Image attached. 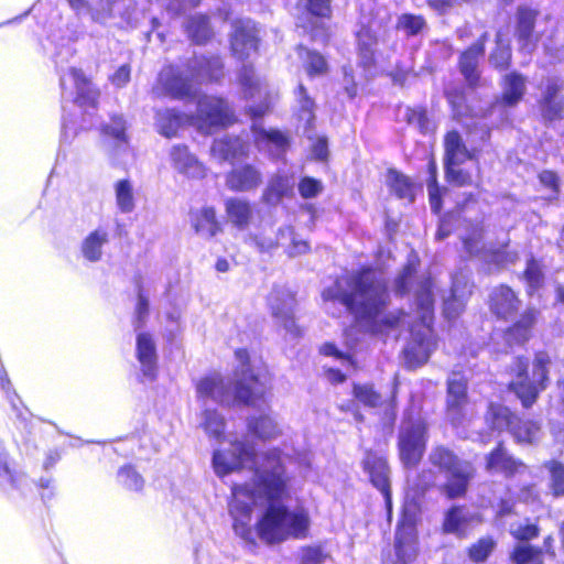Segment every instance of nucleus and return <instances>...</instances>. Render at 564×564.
Returning a JSON list of instances; mask_svg holds the SVG:
<instances>
[{
	"label": "nucleus",
	"instance_id": "obj_58",
	"mask_svg": "<svg viewBox=\"0 0 564 564\" xmlns=\"http://www.w3.org/2000/svg\"><path fill=\"white\" fill-rule=\"evenodd\" d=\"M495 547V541L482 538L469 549V557L474 562H484Z\"/></svg>",
	"mask_w": 564,
	"mask_h": 564
},
{
	"label": "nucleus",
	"instance_id": "obj_33",
	"mask_svg": "<svg viewBox=\"0 0 564 564\" xmlns=\"http://www.w3.org/2000/svg\"><path fill=\"white\" fill-rule=\"evenodd\" d=\"M116 206L122 214H130L137 205V194L133 183L122 178L113 184Z\"/></svg>",
	"mask_w": 564,
	"mask_h": 564
},
{
	"label": "nucleus",
	"instance_id": "obj_29",
	"mask_svg": "<svg viewBox=\"0 0 564 564\" xmlns=\"http://www.w3.org/2000/svg\"><path fill=\"white\" fill-rule=\"evenodd\" d=\"M70 8L77 14L90 13V17L96 22H105L113 17V7L118 0H99L97 7L90 8L87 0H67Z\"/></svg>",
	"mask_w": 564,
	"mask_h": 564
},
{
	"label": "nucleus",
	"instance_id": "obj_16",
	"mask_svg": "<svg viewBox=\"0 0 564 564\" xmlns=\"http://www.w3.org/2000/svg\"><path fill=\"white\" fill-rule=\"evenodd\" d=\"M365 470L369 474L372 485L378 488L386 501L388 512H391V492L389 482V468L383 456L368 453L364 462Z\"/></svg>",
	"mask_w": 564,
	"mask_h": 564
},
{
	"label": "nucleus",
	"instance_id": "obj_32",
	"mask_svg": "<svg viewBox=\"0 0 564 564\" xmlns=\"http://www.w3.org/2000/svg\"><path fill=\"white\" fill-rule=\"evenodd\" d=\"M563 86V82L557 77H550L546 80L545 90L542 97V110L550 120L560 116L562 102L556 99V94Z\"/></svg>",
	"mask_w": 564,
	"mask_h": 564
},
{
	"label": "nucleus",
	"instance_id": "obj_5",
	"mask_svg": "<svg viewBox=\"0 0 564 564\" xmlns=\"http://www.w3.org/2000/svg\"><path fill=\"white\" fill-rule=\"evenodd\" d=\"M434 289H437L436 282L429 279L420 282L415 291L416 314L419 315L420 322L411 325V337L403 350L405 361L410 367H417L425 364L436 347V340L431 328Z\"/></svg>",
	"mask_w": 564,
	"mask_h": 564
},
{
	"label": "nucleus",
	"instance_id": "obj_10",
	"mask_svg": "<svg viewBox=\"0 0 564 564\" xmlns=\"http://www.w3.org/2000/svg\"><path fill=\"white\" fill-rule=\"evenodd\" d=\"M486 421L491 430L502 431L510 429L512 435L519 443L531 444L539 438L540 426L529 420H517L511 416L510 411L501 404H490Z\"/></svg>",
	"mask_w": 564,
	"mask_h": 564
},
{
	"label": "nucleus",
	"instance_id": "obj_26",
	"mask_svg": "<svg viewBox=\"0 0 564 564\" xmlns=\"http://www.w3.org/2000/svg\"><path fill=\"white\" fill-rule=\"evenodd\" d=\"M260 183L261 174L251 165L237 167L227 176V186L232 191H250L257 187Z\"/></svg>",
	"mask_w": 564,
	"mask_h": 564
},
{
	"label": "nucleus",
	"instance_id": "obj_23",
	"mask_svg": "<svg viewBox=\"0 0 564 564\" xmlns=\"http://www.w3.org/2000/svg\"><path fill=\"white\" fill-rule=\"evenodd\" d=\"M248 152V144L238 137H224L216 139L212 145V156L219 161L238 160Z\"/></svg>",
	"mask_w": 564,
	"mask_h": 564
},
{
	"label": "nucleus",
	"instance_id": "obj_22",
	"mask_svg": "<svg viewBox=\"0 0 564 564\" xmlns=\"http://www.w3.org/2000/svg\"><path fill=\"white\" fill-rule=\"evenodd\" d=\"M173 167L189 177H203L205 167L184 145H174L170 152Z\"/></svg>",
	"mask_w": 564,
	"mask_h": 564
},
{
	"label": "nucleus",
	"instance_id": "obj_62",
	"mask_svg": "<svg viewBox=\"0 0 564 564\" xmlns=\"http://www.w3.org/2000/svg\"><path fill=\"white\" fill-rule=\"evenodd\" d=\"M322 188V183L312 177H304L299 184V192L304 198L315 197Z\"/></svg>",
	"mask_w": 564,
	"mask_h": 564
},
{
	"label": "nucleus",
	"instance_id": "obj_55",
	"mask_svg": "<svg viewBox=\"0 0 564 564\" xmlns=\"http://www.w3.org/2000/svg\"><path fill=\"white\" fill-rule=\"evenodd\" d=\"M416 263L417 259L415 256H413L409 259L408 264L395 279L394 289L398 294H404L408 292V286L412 282L413 274L416 270Z\"/></svg>",
	"mask_w": 564,
	"mask_h": 564
},
{
	"label": "nucleus",
	"instance_id": "obj_30",
	"mask_svg": "<svg viewBox=\"0 0 564 564\" xmlns=\"http://www.w3.org/2000/svg\"><path fill=\"white\" fill-rule=\"evenodd\" d=\"M444 147L445 167H448L449 165H460L471 158L460 135L455 131H451L446 134Z\"/></svg>",
	"mask_w": 564,
	"mask_h": 564
},
{
	"label": "nucleus",
	"instance_id": "obj_9",
	"mask_svg": "<svg viewBox=\"0 0 564 564\" xmlns=\"http://www.w3.org/2000/svg\"><path fill=\"white\" fill-rule=\"evenodd\" d=\"M426 440L425 421L420 415L406 414L399 433L400 458L405 466H415L421 460Z\"/></svg>",
	"mask_w": 564,
	"mask_h": 564
},
{
	"label": "nucleus",
	"instance_id": "obj_45",
	"mask_svg": "<svg viewBox=\"0 0 564 564\" xmlns=\"http://www.w3.org/2000/svg\"><path fill=\"white\" fill-rule=\"evenodd\" d=\"M387 182L398 197L408 198L409 200L413 199L414 185L406 176L391 170L388 173Z\"/></svg>",
	"mask_w": 564,
	"mask_h": 564
},
{
	"label": "nucleus",
	"instance_id": "obj_57",
	"mask_svg": "<svg viewBox=\"0 0 564 564\" xmlns=\"http://www.w3.org/2000/svg\"><path fill=\"white\" fill-rule=\"evenodd\" d=\"M119 481L130 490H140L143 487L142 477L131 467L127 466L118 473Z\"/></svg>",
	"mask_w": 564,
	"mask_h": 564
},
{
	"label": "nucleus",
	"instance_id": "obj_35",
	"mask_svg": "<svg viewBox=\"0 0 564 564\" xmlns=\"http://www.w3.org/2000/svg\"><path fill=\"white\" fill-rule=\"evenodd\" d=\"M226 422L224 416L215 409L202 408L199 427L209 438L220 441L224 436Z\"/></svg>",
	"mask_w": 564,
	"mask_h": 564
},
{
	"label": "nucleus",
	"instance_id": "obj_24",
	"mask_svg": "<svg viewBox=\"0 0 564 564\" xmlns=\"http://www.w3.org/2000/svg\"><path fill=\"white\" fill-rule=\"evenodd\" d=\"M519 307L514 292L506 286L496 288L490 294V308L499 317L507 318Z\"/></svg>",
	"mask_w": 564,
	"mask_h": 564
},
{
	"label": "nucleus",
	"instance_id": "obj_47",
	"mask_svg": "<svg viewBox=\"0 0 564 564\" xmlns=\"http://www.w3.org/2000/svg\"><path fill=\"white\" fill-rule=\"evenodd\" d=\"M524 93V79L517 74L507 75L505 78L503 101L508 105L518 102Z\"/></svg>",
	"mask_w": 564,
	"mask_h": 564
},
{
	"label": "nucleus",
	"instance_id": "obj_13",
	"mask_svg": "<svg viewBox=\"0 0 564 564\" xmlns=\"http://www.w3.org/2000/svg\"><path fill=\"white\" fill-rule=\"evenodd\" d=\"M482 228L476 225L463 236V242L466 251L470 256H479L484 261L498 267L511 263L516 260V254L507 252L503 245L499 249L487 247L481 243Z\"/></svg>",
	"mask_w": 564,
	"mask_h": 564
},
{
	"label": "nucleus",
	"instance_id": "obj_7",
	"mask_svg": "<svg viewBox=\"0 0 564 564\" xmlns=\"http://www.w3.org/2000/svg\"><path fill=\"white\" fill-rule=\"evenodd\" d=\"M430 462L445 474L444 491L447 497L457 498L466 492L474 475V468L468 462L458 459L449 449L442 446L431 452Z\"/></svg>",
	"mask_w": 564,
	"mask_h": 564
},
{
	"label": "nucleus",
	"instance_id": "obj_21",
	"mask_svg": "<svg viewBox=\"0 0 564 564\" xmlns=\"http://www.w3.org/2000/svg\"><path fill=\"white\" fill-rule=\"evenodd\" d=\"M254 142L260 151H268L274 156L282 154L288 145V138L278 130H265L254 123L252 126Z\"/></svg>",
	"mask_w": 564,
	"mask_h": 564
},
{
	"label": "nucleus",
	"instance_id": "obj_44",
	"mask_svg": "<svg viewBox=\"0 0 564 564\" xmlns=\"http://www.w3.org/2000/svg\"><path fill=\"white\" fill-rule=\"evenodd\" d=\"M249 430L261 440L274 438L280 434V429L270 415H262L249 423Z\"/></svg>",
	"mask_w": 564,
	"mask_h": 564
},
{
	"label": "nucleus",
	"instance_id": "obj_60",
	"mask_svg": "<svg viewBox=\"0 0 564 564\" xmlns=\"http://www.w3.org/2000/svg\"><path fill=\"white\" fill-rule=\"evenodd\" d=\"M542 278L543 275L540 264L535 260H530L524 272V279L530 291H533L540 286Z\"/></svg>",
	"mask_w": 564,
	"mask_h": 564
},
{
	"label": "nucleus",
	"instance_id": "obj_34",
	"mask_svg": "<svg viewBox=\"0 0 564 564\" xmlns=\"http://www.w3.org/2000/svg\"><path fill=\"white\" fill-rule=\"evenodd\" d=\"M484 54V41H480L473 46H470L466 52H464L460 56L459 66L460 72L465 76V78L469 82V84H475L478 74L477 67L480 58Z\"/></svg>",
	"mask_w": 564,
	"mask_h": 564
},
{
	"label": "nucleus",
	"instance_id": "obj_17",
	"mask_svg": "<svg viewBox=\"0 0 564 564\" xmlns=\"http://www.w3.org/2000/svg\"><path fill=\"white\" fill-rule=\"evenodd\" d=\"M466 403V379L452 373L447 382V415L454 425L462 424L463 408Z\"/></svg>",
	"mask_w": 564,
	"mask_h": 564
},
{
	"label": "nucleus",
	"instance_id": "obj_48",
	"mask_svg": "<svg viewBox=\"0 0 564 564\" xmlns=\"http://www.w3.org/2000/svg\"><path fill=\"white\" fill-rule=\"evenodd\" d=\"M511 558L514 564H542L541 552L528 543H519Z\"/></svg>",
	"mask_w": 564,
	"mask_h": 564
},
{
	"label": "nucleus",
	"instance_id": "obj_31",
	"mask_svg": "<svg viewBox=\"0 0 564 564\" xmlns=\"http://www.w3.org/2000/svg\"><path fill=\"white\" fill-rule=\"evenodd\" d=\"M474 518L465 508L454 507L445 514L443 530L458 536L464 535Z\"/></svg>",
	"mask_w": 564,
	"mask_h": 564
},
{
	"label": "nucleus",
	"instance_id": "obj_2",
	"mask_svg": "<svg viewBox=\"0 0 564 564\" xmlns=\"http://www.w3.org/2000/svg\"><path fill=\"white\" fill-rule=\"evenodd\" d=\"M323 297L326 301L338 300L373 333H383L390 327L405 324L404 314H384L389 297L386 280L382 272L372 269H364L338 279L336 290H326Z\"/></svg>",
	"mask_w": 564,
	"mask_h": 564
},
{
	"label": "nucleus",
	"instance_id": "obj_36",
	"mask_svg": "<svg viewBox=\"0 0 564 564\" xmlns=\"http://www.w3.org/2000/svg\"><path fill=\"white\" fill-rule=\"evenodd\" d=\"M470 294V290L467 284L463 289L459 286L458 281H454L451 296L444 301V314L446 318H456L465 308L467 295Z\"/></svg>",
	"mask_w": 564,
	"mask_h": 564
},
{
	"label": "nucleus",
	"instance_id": "obj_3",
	"mask_svg": "<svg viewBox=\"0 0 564 564\" xmlns=\"http://www.w3.org/2000/svg\"><path fill=\"white\" fill-rule=\"evenodd\" d=\"M238 362L234 378L224 377L218 372L208 373L195 383V393L200 408L210 404H254L268 389V375L261 362L251 359L245 349L235 352Z\"/></svg>",
	"mask_w": 564,
	"mask_h": 564
},
{
	"label": "nucleus",
	"instance_id": "obj_54",
	"mask_svg": "<svg viewBox=\"0 0 564 564\" xmlns=\"http://www.w3.org/2000/svg\"><path fill=\"white\" fill-rule=\"evenodd\" d=\"M511 58V51L508 42H503L502 34H497V47L494 53L490 54V63L497 68H506L509 65Z\"/></svg>",
	"mask_w": 564,
	"mask_h": 564
},
{
	"label": "nucleus",
	"instance_id": "obj_61",
	"mask_svg": "<svg viewBox=\"0 0 564 564\" xmlns=\"http://www.w3.org/2000/svg\"><path fill=\"white\" fill-rule=\"evenodd\" d=\"M446 169V177L449 182L464 186V185H471L473 184V177L471 175L462 170L460 165H449Z\"/></svg>",
	"mask_w": 564,
	"mask_h": 564
},
{
	"label": "nucleus",
	"instance_id": "obj_53",
	"mask_svg": "<svg viewBox=\"0 0 564 564\" xmlns=\"http://www.w3.org/2000/svg\"><path fill=\"white\" fill-rule=\"evenodd\" d=\"M330 557L324 545H310L300 551L301 564H323Z\"/></svg>",
	"mask_w": 564,
	"mask_h": 564
},
{
	"label": "nucleus",
	"instance_id": "obj_37",
	"mask_svg": "<svg viewBox=\"0 0 564 564\" xmlns=\"http://www.w3.org/2000/svg\"><path fill=\"white\" fill-rule=\"evenodd\" d=\"M240 85L246 98H264L267 100V86L256 76L251 66H243L240 74Z\"/></svg>",
	"mask_w": 564,
	"mask_h": 564
},
{
	"label": "nucleus",
	"instance_id": "obj_1",
	"mask_svg": "<svg viewBox=\"0 0 564 564\" xmlns=\"http://www.w3.org/2000/svg\"><path fill=\"white\" fill-rule=\"evenodd\" d=\"M228 443V448L214 452L215 473L223 477L245 468L253 471L252 484L232 487L229 512L235 532L248 542L256 536L267 543L291 535L304 538L310 528L307 510L302 506L289 510L281 505L288 494L286 458L276 449L259 454L248 436H230Z\"/></svg>",
	"mask_w": 564,
	"mask_h": 564
},
{
	"label": "nucleus",
	"instance_id": "obj_41",
	"mask_svg": "<svg viewBox=\"0 0 564 564\" xmlns=\"http://www.w3.org/2000/svg\"><path fill=\"white\" fill-rule=\"evenodd\" d=\"M535 322L532 311L525 312L521 318L508 330L506 339L509 344H522L530 337L531 327Z\"/></svg>",
	"mask_w": 564,
	"mask_h": 564
},
{
	"label": "nucleus",
	"instance_id": "obj_38",
	"mask_svg": "<svg viewBox=\"0 0 564 564\" xmlns=\"http://www.w3.org/2000/svg\"><path fill=\"white\" fill-rule=\"evenodd\" d=\"M294 186L293 177L278 174L269 183L264 192V199L269 204H278L284 196L292 193Z\"/></svg>",
	"mask_w": 564,
	"mask_h": 564
},
{
	"label": "nucleus",
	"instance_id": "obj_6",
	"mask_svg": "<svg viewBox=\"0 0 564 564\" xmlns=\"http://www.w3.org/2000/svg\"><path fill=\"white\" fill-rule=\"evenodd\" d=\"M223 64L218 57L209 59H200L195 62V66L191 73L192 79L173 66L165 67L159 75V88L165 95L174 98H186L194 93V79L216 80L221 75Z\"/></svg>",
	"mask_w": 564,
	"mask_h": 564
},
{
	"label": "nucleus",
	"instance_id": "obj_25",
	"mask_svg": "<svg viewBox=\"0 0 564 564\" xmlns=\"http://www.w3.org/2000/svg\"><path fill=\"white\" fill-rule=\"evenodd\" d=\"M536 12L527 7L518 10L517 34L521 50L531 52L535 45V36L533 34V25Z\"/></svg>",
	"mask_w": 564,
	"mask_h": 564
},
{
	"label": "nucleus",
	"instance_id": "obj_64",
	"mask_svg": "<svg viewBox=\"0 0 564 564\" xmlns=\"http://www.w3.org/2000/svg\"><path fill=\"white\" fill-rule=\"evenodd\" d=\"M332 0H307L308 11L315 17H329Z\"/></svg>",
	"mask_w": 564,
	"mask_h": 564
},
{
	"label": "nucleus",
	"instance_id": "obj_27",
	"mask_svg": "<svg viewBox=\"0 0 564 564\" xmlns=\"http://www.w3.org/2000/svg\"><path fill=\"white\" fill-rule=\"evenodd\" d=\"M486 468L488 471L503 473L507 476L520 474L527 469L525 465L509 456L501 446L489 455Z\"/></svg>",
	"mask_w": 564,
	"mask_h": 564
},
{
	"label": "nucleus",
	"instance_id": "obj_20",
	"mask_svg": "<svg viewBox=\"0 0 564 564\" xmlns=\"http://www.w3.org/2000/svg\"><path fill=\"white\" fill-rule=\"evenodd\" d=\"M189 220L195 232L205 239L215 237L221 229L220 224L216 219L215 209L210 206L192 209Z\"/></svg>",
	"mask_w": 564,
	"mask_h": 564
},
{
	"label": "nucleus",
	"instance_id": "obj_56",
	"mask_svg": "<svg viewBox=\"0 0 564 564\" xmlns=\"http://www.w3.org/2000/svg\"><path fill=\"white\" fill-rule=\"evenodd\" d=\"M424 26L425 22L420 15L402 14L398 20V29L408 35H417Z\"/></svg>",
	"mask_w": 564,
	"mask_h": 564
},
{
	"label": "nucleus",
	"instance_id": "obj_46",
	"mask_svg": "<svg viewBox=\"0 0 564 564\" xmlns=\"http://www.w3.org/2000/svg\"><path fill=\"white\" fill-rule=\"evenodd\" d=\"M544 467L550 474L549 489L554 497L564 496V464L551 460L545 463Z\"/></svg>",
	"mask_w": 564,
	"mask_h": 564
},
{
	"label": "nucleus",
	"instance_id": "obj_14",
	"mask_svg": "<svg viewBox=\"0 0 564 564\" xmlns=\"http://www.w3.org/2000/svg\"><path fill=\"white\" fill-rule=\"evenodd\" d=\"M269 304L276 322L284 327L286 333L297 336L300 330L294 319V294L286 289H276L271 293Z\"/></svg>",
	"mask_w": 564,
	"mask_h": 564
},
{
	"label": "nucleus",
	"instance_id": "obj_12",
	"mask_svg": "<svg viewBox=\"0 0 564 564\" xmlns=\"http://www.w3.org/2000/svg\"><path fill=\"white\" fill-rule=\"evenodd\" d=\"M61 86L63 98L73 100L79 107L95 106L98 93L80 70L69 68L62 75Z\"/></svg>",
	"mask_w": 564,
	"mask_h": 564
},
{
	"label": "nucleus",
	"instance_id": "obj_18",
	"mask_svg": "<svg viewBox=\"0 0 564 564\" xmlns=\"http://www.w3.org/2000/svg\"><path fill=\"white\" fill-rule=\"evenodd\" d=\"M355 399L368 408H384V413L389 420H394L395 416V391L393 390L389 401H384L380 393H378L372 384H355L354 386Z\"/></svg>",
	"mask_w": 564,
	"mask_h": 564
},
{
	"label": "nucleus",
	"instance_id": "obj_52",
	"mask_svg": "<svg viewBox=\"0 0 564 564\" xmlns=\"http://www.w3.org/2000/svg\"><path fill=\"white\" fill-rule=\"evenodd\" d=\"M280 235L283 237L289 256L295 257L308 251V243L305 240L297 239L291 227L280 228Z\"/></svg>",
	"mask_w": 564,
	"mask_h": 564
},
{
	"label": "nucleus",
	"instance_id": "obj_50",
	"mask_svg": "<svg viewBox=\"0 0 564 564\" xmlns=\"http://www.w3.org/2000/svg\"><path fill=\"white\" fill-rule=\"evenodd\" d=\"M186 31L189 37L196 43H204L210 36V29L203 15L192 17L187 23Z\"/></svg>",
	"mask_w": 564,
	"mask_h": 564
},
{
	"label": "nucleus",
	"instance_id": "obj_19",
	"mask_svg": "<svg viewBox=\"0 0 564 564\" xmlns=\"http://www.w3.org/2000/svg\"><path fill=\"white\" fill-rule=\"evenodd\" d=\"M137 358L143 377L153 380L156 373L158 356L154 339L148 333H139L137 336Z\"/></svg>",
	"mask_w": 564,
	"mask_h": 564
},
{
	"label": "nucleus",
	"instance_id": "obj_8",
	"mask_svg": "<svg viewBox=\"0 0 564 564\" xmlns=\"http://www.w3.org/2000/svg\"><path fill=\"white\" fill-rule=\"evenodd\" d=\"M550 362L551 360L546 352H538L533 360L532 373L529 376L528 362L522 359L517 361V377L511 382V388L525 408L533 404L538 394L545 389Z\"/></svg>",
	"mask_w": 564,
	"mask_h": 564
},
{
	"label": "nucleus",
	"instance_id": "obj_4",
	"mask_svg": "<svg viewBox=\"0 0 564 564\" xmlns=\"http://www.w3.org/2000/svg\"><path fill=\"white\" fill-rule=\"evenodd\" d=\"M232 122V112L227 102L218 97L203 96L198 99L197 111L194 117H186L174 110L165 109L156 113V128L159 133L166 138L175 137L186 123H191L203 133L209 134L218 128L227 127Z\"/></svg>",
	"mask_w": 564,
	"mask_h": 564
},
{
	"label": "nucleus",
	"instance_id": "obj_28",
	"mask_svg": "<svg viewBox=\"0 0 564 564\" xmlns=\"http://www.w3.org/2000/svg\"><path fill=\"white\" fill-rule=\"evenodd\" d=\"M109 241V232L106 228L98 227L89 232L83 240L80 251L83 257L97 262L102 257V247Z\"/></svg>",
	"mask_w": 564,
	"mask_h": 564
},
{
	"label": "nucleus",
	"instance_id": "obj_51",
	"mask_svg": "<svg viewBox=\"0 0 564 564\" xmlns=\"http://www.w3.org/2000/svg\"><path fill=\"white\" fill-rule=\"evenodd\" d=\"M296 102L299 105V119L311 126L314 116V101L307 96L303 85H300L295 91Z\"/></svg>",
	"mask_w": 564,
	"mask_h": 564
},
{
	"label": "nucleus",
	"instance_id": "obj_43",
	"mask_svg": "<svg viewBox=\"0 0 564 564\" xmlns=\"http://www.w3.org/2000/svg\"><path fill=\"white\" fill-rule=\"evenodd\" d=\"M102 131L109 144H113L119 150L127 148L126 122L121 117L116 116L111 118V122L105 126Z\"/></svg>",
	"mask_w": 564,
	"mask_h": 564
},
{
	"label": "nucleus",
	"instance_id": "obj_11",
	"mask_svg": "<svg viewBox=\"0 0 564 564\" xmlns=\"http://www.w3.org/2000/svg\"><path fill=\"white\" fill-rule=\"evenodd\" d=\"M415 523L416 506L405 503L395 533L397 556L402 564L413 561L417 554Z\"/></svg>",
	"mask_w": 564,
	"mask_h": 564
},
{
	"label": "nucleus",
	"instance_id": "obj_40",
	"mask_svg": "<svg viewBox=\"0 0 564 564\" xmlns=\"http://www.w3.org/2000/svg\"><path fill=\"white\" fill-rule=\"evenodd\" d=\"M535 322L532 311L525 312L521 318L508 330L506 339L509 344H522L530 337L531 327Z\"/></svg>",
	"mask_w": 564,
	"mask_h": 564
},
{
	"label": "nucleus",
	"instance_id": "obj_42",
	"mask_svg": "<svg viewBox=\"0 0 564 564\" xmlns=\"http://www.w3.org/2000/svg\"><path fill=\"white\" fill-rule=\"evenodd\" d=\"M358 54L361 64L368 67L373 62L377 40L370 28H361L357 33Z\"/></svg>",
	"mask_w": 564,
	"mask_h": 564
},
{
	"label": "nucleus",
	"instance_id": "obj_15",
	"mask_svg": "<svg viewBox=\"0 0 564 564\" xmlns=\"http://www.w3.org/2000/svg\"><path fill=\"white\" fill-rule=\"evenodd\" d=\"M258 31L251 20H239L234 24L231 50L238 58L249 57L257 51Z\"/></svg>",
	"mask_w": 564,
	"mask_h": 564
},
{
	"label": "nucleus",
	"instance_id": "obj_59",
	"mask_svg": "<svg viewBox=\"0 0 564 564\" xmlns=\"http://www.w3.org/2000/svg\"><path fill=\"white\" fill-rule=\"evenodd\" d=\"M431 180L427 184L430 204L433 212L438 213L441 210V189L436 183L435 172L436 166L432 162L430 163Z\"/></svg>",
	"mask_w": 564,
	"mask_h": 564
},
{
	"label": "nucleus",
	"instance_id": "obj_49",
	"mask_svg": "<svg viewBox=\"0 0 564 564\" xmlns=\"http://www.w3.org/2000/svg\"><path fill=\"white\" fill-rule=\"evenodd\" d=\"M299 55L303 59L304 67L310 76L319 75L326 70V62L321 54L300 47Z\"/></svg>",
	"mask_w": 564,
	"mask_h": 564
},
{
	"label": "nucleus",
	"instance_id": "obj_63",
	"mask_svg": "<svg viewBox=\"0 0 564 564\" xmlns=\"http://www.w3.org/2000/svg\"><path fill=\"white\" fill-rule=\"evenodd\" d=\"M510 533L519 541H529L538 535V529L533 524H519L517 527H511Z\"/></svg>",
	"mask_w": 564,
	"mask_h": 564
},
{
	"label": "nucleus",
	"instance_id": "obj_39",
	"mask_svg": "<svg viewBox=\"0 0 564 564\" xmlns=\"http://www.w3.org/2000/svg\"><path fill=\"white\" fill-rule=\"evenodd\" d=\"M225 206L228 219L235 226L242 228L249 224L252 209L248 202L240 198H230L226 200Z\"/></svg>",
	"mask_w": 564,
	"mask_h": 564
}]
</instances>
